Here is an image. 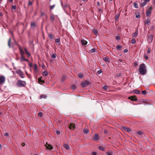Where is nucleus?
I'll use <instances>...</instances> for the list:
<instances>
[{
	"label": "nucleus",
	"mask_w": 155,
	"mask_h": 155,
	"mask_svg": "<svg viewBox=\"0 0 155 155\" xmlns=\"http://www.w3.org/2000/svg\"><path fill=\"white\" fill-rule=\"evenodd\" d=\"M139 69L140 74L143 75L146 74V68L145 65L144 64H141L140 65Z\"/></svg>",
	"instance_id": "f257e3e1"
},
{
	"label": "nucleus",
	"mask_w": 155,
	"mask_h": 155,
	"mask_svg": "<svg viewBox=\"0 0 155 155\" xmlns=\"http://www.w3.org/2000/svg\"><path fill=\"white\" fill-rule=\"evenodd\" d=\"M91 81L89 80H86L82 81L81 83V85L82 87H87V86L91 85Z\"/></svg>",
	"instance_id": "f03ea898"
},
{
	"label": "nucleus",
	"mask_w": 155,
	"mask_h": 155,
	"mask_svg": "<svg viewBox=\"0 0 155 155\" xmlns=\"http://www.w3.org/2000/svg\"><path fill=\"white\" fill-rule=\"evenodd\" d=\"M26 84L25 81L18 80L17 82V85L18 87H24Z\"/></svg>",
	"instance_id": "7ed1b4c3"
},
{
	"label": "nucleus",
	"mask_w": 155,
	"mask_h": 155,
	"mask_svg": "<svg viewBox=\"0 0 155 155\" xmlns=\"http://www.w3.org/2000/svg\"><path fill=\"white\" fill-rule=\"evenodd\" d=\"M16 72L21 78H24V74L20 70H18L16 71Z\"/></svg>",
	"instance_id": "20e7f679"
},
{
	"label": "nucleus",
	"mask_w": 155,
	"mask_h": 155,
	"mask_svg": "<svg viewBox=\"0 0 155 155\" xmlns=\"http://www.w3.org/2000/svg\"><path fill=\"white\" fill-rule=\"evenodd\" d=\"M17 45L18 47V49L21 55V56H24L23 55L25 54V53L23 51L21 47L18 45Z\"/></svg>",
	"instance_id": "39448f33"
},
{
	"label": "nucleus",
	"mask_w": 155,
	"mask_h": 155,
	"mask_svg": "<svg viewBox=\"0 0 155 155\" xmlns=\"http://www.w3.org/2000/svg\"><path fill=\"white\" fill-rule=\"evenodd\" d=\"M141 94L144 96H150L149 95L150 94L149 92H147L145 90H142L141 91Z\"/></svg>",
	"instance_id": "423d86ee"
},
{
	"label": "nucleus",
	"mask_w": 155,
	"mask_h": 155,
	"mask_svg": "<svg viewBox=\"0 0 155 155\" xmlns=\"http://www.w3.org/2000/svg\"><path fill=\"white\" fill-rule=\"evenodd\" d=\"M5 78L4 76H0V84H3L5 81Z\"/></svg>",
	"instance_id": "0eeeda50"
},
{
	"label": "nucleus",
	"mask_w": 155,
	"mask_h": 155,
	"mask_svg": "<svg viewBox=\"0 0 155 155\" xmlns=\"http://www.w3.org/2000/svg\"><path fill=\"white\" fill-rule=\"evenodd\" d=\"M153 39V36L152 35H150L147 38V40L149 43H151Z\"/></svg>",
	"instance_id": "6e6552de"
},
{
	"label": "nucleus",
	"mask_w": 155,
	"mask_h": 155,
	"mask_svg": "<svg viewBox=\"0 0 155 155\" xmlns=\"http://www.w3.org/2000/svg\"><path fill=\"white\" fill-rule=\"evenodd\" d=\"M100 138V136L97 134H94L93 136V139L94 140L97 141Z\"/></svg>",
	"instance_id": "1a4fd4ad"
},
{
	"label": "nucleus",
	"mask_w": 155,
	"mask_h": 155,
	"mask_svg": "<svg viewBox=\"0 0 155 155\" xmlns=\"http://www.w3.org/2000/svg\"><path fill=\"white\" fill-rule=\"evenodd\" d=\"M69 128L70 129L73 130L76 128V127L75 125L73 123H71L69 125Z\"/></svg>",
	"instance_id": "9d476101"
},
{
	"label": "nucleus",
	"mask_w": 155,
	"mask_h": 155,
	"mask_svg": "<svg viewBox=\"0 0 155 155\" xmlns=\"http://www.w3.org/2000/svg\"><path fill=\"white\" fill-rule=\"evenodd\" d=\"M122 128L124 130L126 131L127 132H129L131 131L130 128L127 127L123 126L122 127Z\"/></svg>",
	"instance_id": "9b49d317"
},
{
	"label": "nucleus",
	"mask_w": 155,
	"mask_h": 155,
	"mask_svg": "<svg viewBox=\"0 0 155 155\" xmlns=\"http://www.w3.org/2000/svg\"><path fill=\"white\" fill-rule=\"evenodd\" d=\"M103 60L105 61L107 63H109L110 62V60L109 59V58L107 57H104L103 58Z\"/></svg>",
	"instance_id": "f8f14e48"
},
{
	"label": "nucleus",
	"mask_w": 155,
	"mask_h": 155,
	"mask_svg": "<svg viewBox=\"0 0 155 155\" xmlns=\"http://www.w3.org/2000/svg\"><path fill=\"white\" fill-rule=\"evenodd\" d=\"M24 50L25 51V53H26V54L27 55V57L28 58H29L31 56V54L29 52H28L27 51V49L26 48H24Z\"/></svg>",
	"instance_id": "ddd939ff"
},
{
	"label": "nucleus",
	"mask_w": 155,
	"mask_h": 155,
	"mask_svg": "<svg viewBox=\"0 0 155 155\" xmlns=\"http://www.w3.org/2000/svg\"><path fill=\"white\" fill-rule=\"evenodd\" d=\"M120 14L119 13L117 14L115 17V19L116 21H118L119 20Z\"/></svg>",
	"instance_id": "4468645a"
},
{
	"label": "nucleus",
	"mask_w": 155,
	"mask_h": 155,
	"mask_svg": "<svg viewBox=\"0 0 155 155\" xmlns=\"http://www.w3.org/2000/svg\"><path fill=\"white\" fill-rule=\"evenodd\" d=\"M81 42L82 45L84 46L86 45L87 43V41L83 39H81Z\"/></svg>",
	"instance_id": "2eb2a0df"
},
{
	"label": "nucleus",
	"mask_w": 155,
	"mask_h": 155,
	"mask_svg": "<svg viewBox=\"0 0 155 155\" xmlns=\"http://www.w3.org/2000/svg\"><path fill=\"white\" fill-rule=\"evenodd\" d=\"M42 77L41 76L38 78V83H39V84H41V83H43L45 82V81L42 80Z\"/></svg>",
	"instance_id": "dca6fc26"
},
{
	"label": "nucleus",
	"mask_w": 155,
	"mask_h": 155,
	"mask_svg": "<svg viewBox=\"0 0 155 155\" xmlns=\"http://www.w3.org/2000/svg\"><path fill=\"white\" fill-rule=\"evenodd\" d=\"M50 19L52 21L51 22L53 23L54 20V15L53 14H51L50 15Z\"/></svg>",
	"instance_id": "f3484780"
},
{
	"label": "nucleus",
	"mask_w": 155,
	"mask_h": 155,
	"mask_svg": "<svg viewBox=\"0 0 155 155\" xmlns=\"http://www.w3.org/2000/svg\"><path fill=\"white\" fill-rule=\"evenodd\" d=\"M64 147L67 150H69L70 149V147L68 144H65L63 145Z\"/></svg>",
	"instance_id": "a211bd4d"
},
{
	"label": "nucleus",
	"mask_w": 155,
	"mask_h": 155,
	"mask_svg": "<svg viewBox=\"0 0 155 155\" xmlns=\"http://www.w3.org/2000/svg\"><path fill=\"white\" fill-rule=\"evenodd\" d=\"M151 14V11L147 10L146 11V16L149 17L150 16Z\"/></svg>",
	"instance_id": "6ab92c4d"
},
{
	"label": "nucleus",
	"mask_w": 155,
	"mask_h": 155,
	"mask_svg": "<svg viewBox=\"0 0 155 155\" xmlns=\"http://www.w3.org/2000/svg\"><path fill=\"white\" fill-rule=\"evenodd\" d=\"M135 14L136 15V18H138L140 17V12H135Z\"/></svg>",
	"instance_id": "aec40b11"
},
{
	"label": "nucleus",
	"mask_w": 155,
	"mask_h": 155,
	"mask_svg": "<svg viewBox=\"0 0 155 155\" xmlns=\"http://www.w3.org/2000/svg\"><path fill=\"white\" fill-rule=\"evenodd\" d=\"M89 131V130L87 129H84L83 130V133L85 134H88Z\"/></svg>",
	"instance_id": "412c9836"
},
{
	"label": "nucleus",
	"mask_w": 155,
	"mask_h": 155,
	"mask_svg": "<svg viewBox=\"0 0 155 155\" xmlns=\"http://www.w3.org/2000/svg\"><path fill=\"white\" fill-rule=\"evenodd\" d=\"M128 99L132 101H137V97H128Z\"/></svg>",
	"instance_id": "4be33fe9"
},
{
	"label": "nucleus",
	"mask_w": 155,
	"mask_h": 155,
	"mask_svg": "<svg viewBox=\"0 0 155 155\" xmlns=\"http://www.w3.org/2000/svg\"><path fill=\"white\" fill-rule=\"evenodd\" d=\"M147 4V2L144 1V2H142L140 4V6L142 7L145 6Z\"/></svg>",
	"instance_id": "5701e85b"
},
{
	"label": "nucleus",
	"mask_w": 155,
	"mask_h": 155,
	"mask_svg": "<svg viewBox=\"0 0 155 155\" xmlns=\"http://www.w3.org/2000/svg\"><path fill=\"white\" fill-rule=\"evenodd\" d=\"M83 74L82 73H79L78 76L80 79L82 78L83 77Z\"/></svg>",
	"instance_id": "b1692460"
},
{
	"label": "nucleus",
	"mask_w": 155,
	"mask_h": 155,
	"mask_svg": "<svg viewBox=\"0 0 155 155\" xmlns=\"http://www.w3.org/2000/svg\"><path fill=\"white\" fill-rule=\"evenodd\" d=\"M99 149L102 151H104L105 150V147L103 146H100L99 147Z\"/></svg>",
	"instance_id": "393cba45"
},
{
	"label": "nucleus",
	"mask_w": 155,
	"mask_h": 155,
	"mask_svg": "<svg viewBox=\"0 0 155 155\" xmlns=\"http://www.w3.org/2000/svg\"><path fill=\"white\" fill-rule=\"evenodd\" d=\"M133 92L135 94H139L140 93V92L138 90H135L133 91Z\"/></svg>",
	"instance_id": "a878e982"
},
{
	"label": "nucleus",
	"mask_w": 155,
	"mask_h": 155,
	"mask_svg": "<svg viewBox=\"0 0 155 155\" xmlns=\"http://www.w3.org/2000/svg\"><path fill=\"white\" fill-rule=\"evenodd\" d=\"M116 48L117 49L120 51L122 48V46L120 45H118L116 46Z\"/></svg>",
	"instance_id": "bb28decb"
},
{
	"label": "nucleus",
	"mask_w": 155,
	"mask_h": 155,
	"mask_svg": "<svg viewBox=\"0 0 155 155\" xmlns=\"http://www.w3.org/2000/svg\"><path fill=\"white\" fill-rule=\"evenodd\" d=\"M46 148L47 149L50 150H51L53 149V147L51 145H50L49 144L47 146Z\"/></svg>",
	"instance_id": "cd10ccee"
},
{
	"label": "nucleus",
	"mask_w": 155,
	"mask_h": 155,
	"mask_svg": "<svg viewBox=\"0 0 155 155\" xmlns=\"http://www.w3.org/2000/svg\"><path fill=\"white\" fill-rule=\"evenodd\" d=\"M150 22V20L148 18H147L145 22V24L146 25H148V24Z\"/></svg>",
	"instance_id": "c85d7f7f"
},
{
	"label": "nucleus",
	"mask_w": 155,
	"mask_h": 155,
	"mask_svg": "<svg viewBox=\"0 0 155 155\" xmlns=\"http://www.w3.org/2000/svg\"><path fill=\"white\" fill-rule=\"evenodd\" d=\"M93 31L94 32V34L96 36L98 34V32L97 30L94 29V30H93Z\"/></svg>",
	"instance_id": "c756f323"
},
{
	"label": "nucleus",
	"mask_w": 155,
	"mask_h": 155,
	"mask_svg": "<svg viewBox=\"0 0 155 155\" xmlns=\"http://www.w3.org/2000/svg\"><path fill=\"white\" fill-rule=\"evenodd\" d=\"M134 7L136 8H138V4L137 3H134L133 5Z\"/></svg>",
	"instance_id": "7c9ffc66"
},
{
	"label": "nucleus",
	"mask_w": 155,
	"mask_h": 155,
	"mask_svg": "<svg viewBox=\"0 0 155 155\" xmlns=\"http://www.w3.org/2000/svg\"><path fill=\"white\" fill-rule=\"evenodd\" d=\"M25 58H24V56H21L20 61L22 62L23 61H25Z\"/></svg>",
	"instance_id": "2f4dec72"
},
{
	"label": "nucleus",
	"mask_w": 155,
	"mask_h": 155,
	"mask_svg": "<svg viewBox=\"0 0 155 155\" xmlns=\"http://www.w3.org/2000/svg\"><path fill=\"white\" fill-rule=\"evenodd\" d=\"M137 133L140 135H142L143 134V133L141 131H137Z\"/></svg>",
	"instance_id": "473e14b6"
},
{
	"label": "nucleus",
	"mask_w": 155,
	"mask_h": 155,
	"mask_svg": "<svg viewBox=\"0 0 155 155\" xmlns=\"http://www.w3.org/2000/svg\"><path fill=\"white\" fill-rule=\"evenodd\" d=\"M71 89L73 90H74L76 88V87L74 85H72L71 86Z\"/></svg>",
	"instance_id": "72a5a7b5"
},
{
	"label": "nucleus",
	"mask_w": 155,
	"mask_h": 155,
	"mask_svg": "<svg viewBox=\"0 0 155 155\" xmlns=\"http://www.w3.org/2000/svg\"><path fill=\"white\" fill-rule=\"evenodd\" d=\"M51 56L53 58H56V54H52L51 55Z\"/></svg>",
	"instance_id": "f704fd0d"
},
{
	"label": "nucleus",
	"mask_w": 155,
	"mask_h": 155,
	"mask_svg": "<svg viewBox=\"0 0 155 155\" xmlns=\"http://www.w3.org/2000/svg\"><path fill=\"white\" fill-rule=\"evenodd\" d=\"M103 88L104 90H107L109 88L107 85H105L103 86Z\"/></svg>",
	"instance_id": "c9c22d12"
},
{
	"label": "nucleus",
	"mask_w": 155,
	"mask_h": 155,
	"mask_svg": "<svg viewBox=\"0 0 155 155\" xmlns=\"http://www.w3.org/2000/svg\"><path fill=\"white\" fill-rule=\"evenodd\" d=\"M43 75H45V76H46L48 75V72L46 71H44L43 73Z\"/></svg>",
	"instance_id": "e433bc0d"
},
{
	"label": "nucleus",
	"mask_w": 155,
	"mask_h": 155,
	"mask_svg": "<svg viewBox=\"0 0 155 155\" xmlns=\"http://www.w3.org/2000/svg\"><path fill=\"white\" fill-rule=\"evenodd\" d=\"M137 35H138L137 31H137H135V32H134V33L133 35L135 37H136L137 36Z\"/></svg>",
	"instance_id": "4c0bfd02"
},
{
	"label": "nucleus",
	"mask_w": 155,
	"mask_h": 155,
	"mask_svg": "<svg viewBox=\"0 0 155 155\" xmlns=\"http://www.w3.org/2000/svg\"><path fill=\"white\" fill-rule=\"evenodd\" d=\"M90 52L92 53L95 52V48H93L91 49L90 50Z\"/></svg>",
	"instance_id": "58836bf2"
},
{
	"label": "nucleus",
	"mask_w": 155,
	"mask_h": 155,
	"mask_svg": "<svg viewBox=\"0 0 155 155\" xmlns=\"http://www.w3.org/2000/svg\"><path fill=\"white\" fill-rule=\"evenodd\" d=\"M107 155H112L113 152L111 151H108L106 152Z\"/></svg>",
	"instance_id": "ea45409f"
},
{
	"label": "nucleus",
	"mask_w": 155,
	"mask_h": 155,
	"mask_svg": "<svg viewBox=\"0 0 155 155\" xmlns=\"http://www.w3.org/2000/svg\"><path fill=\"white\" fill-rule=\"evenodd\" d=\"M131 42L132 44H134L136 42V40L135 39H132L131 40Z\"/></svg>",
	"instance_id": "a19ab883"
},
{
	"label": "nucleus",
	"mask_w": 155,
	"mask_h": 155,
	"mask_svg": "<svg viewBox=\"0 0 155 155\" xmlns=\"http://www.w3.org/2000/svg\"><path fill=\"white\" fill-rule=\"evenodd\" d=\"M10 42H11V39L9 38L8 40V46L10 48H11V45H10Z\"/></svg>",
	"instance_id": "79ce46f5"
},
{
	"label": "nucleus",
	"mask_w": 155,
	"mask_h": 155,
	"mask_svg": "<svg viewBox=\"0 0 155 155\" xmlns=\"http://www.w3.org/2000/svg\"><path fill=\"white\" fill-rule=\"evenodd\" d=\"M31 27H35V23L34 22H32L31 24Z\"/></svg>",
	"instance_id": "37998d69"
},
{
	"label": "nucleus",
	"mask_w": 155,
	"mask_h": 155,
	"mask_svg": "<svg viewBox=\"0 0 155 155\" xmlns=\"http://www.w3.org/2000/svg\"><path fill=\"white\" fill-rule=\"evenodd\" d=\"M48 36L49 37V38L50 39H52L53 38V36H52V35L51 34H49L48 35Z\"/></svg>",
	"instance_id": "c03bdc74"
},
{
	"label": "nucleus",
	"mask_w": 155,
	"mask_h": 155,
	"mask_svg": "<svg viewBox=\"0 0 155 155\" xmlns=\"http://www.w3.org/2000/svg\"><path fill=\"white\" fill-rule=\"evenodd\" d=\"M38 115L39 117H41L43 116V114L42 112H40L38 113Z\"/></svg>",
	"instance_id": "a18cd8bd"
},
{
	"label": "nucleus",
	"mask_w": 155,
	"mask_h": 155,
	"mask_svg": "<svg viewBox=\"0 0 155 155\" xmlns=\"http://www.w3.org/2000/svg\"><path fill=\"white\" fill-rule=\"evenodd\" d=\"M55 41L57 43H59L60 42V38H56L55 40Z\"/></svg>",
	"instance_id": "49530a36"
},
{
	"label": "nucleus",
	"mask_w": 155,
	"mask_h": 155,
	"mask_svg": "<svg viewBox=\"0 0 155 155\" xmlns=\"http://www.w3.org/2000/svg\"><path fill=\"white\" fill-rule=\"evenodd\" d=\"M34 73L35 74H37L38 73V69L34 70Z\"/></svg>",
	"instance_id": "de8ad7c7"
},
{
	"label": "nucleus",
	"mask_w": 155,
	"mask_h": 155,
	"mask_svg": "<svg viewBox=\"0 0 155 155\" xmlns=\"http://www.w3.org/2000/svg\"><path fill=\"white\" fill-rule=\"evenodd\" d=\"M38 69L37 66L36 64H34V70Z\"/></svg>",
	"instance_id": "09e8293b"
},
{
	"label": "nucleus",
	"mask_w": 155,
	"mask_h": 155,
	"mask_svg": "<svg viewBox=\"0 0 155 155\" xmlns=\"http://www.w3.org/2000/svg\"><path fill=\"white\" fill-rule=\"evenodd\" d=\"M116 39L118 41H119L120 39V36H116Z\"/></svg>",
	"instance_id": "8fccbe9b"
},
{
	"label": "nucleus",
	"mask_w": 155,
	"mask_h": 155,
	"mask_svg": "<svg viewBox=\"0 0 155 155\" xmlns=\"http://www.w3.org/2000/svg\"><path fill=\"white\" fill-rule=\"evenodd\" d=\"M56 133L58 135H59L60 134V132L58 130H56Z\"/></svg>",
	"instance_id": "3c124183"
},
{
	"label": "nucleus",
	"mask_w": 155,
	"mask_h": 155,
	"mask_svg": "<svg viewBox=\"0 0 155 155\" xmlns=\"http://www.w3.org/2000/svg\"><path fill=\"white\" fill-rule=\"evenodd\" d=\"M91 155H96L97 153L95 152L92 151L91 153Z\"/></svg>",
	"instance_id": "603ef678"
},
{
	"label": "nucleus",
	"mask_w": 155,
	"mask_h": 155,
	"mask_svg": "<svg viewBox=\"0 0 155 155\" xmlns=\"http://www.w3.org/2000/svg\"><path fill=\"white\" fill-rule=\"evenodd\" d=\"M102 72V71L101 70H99L97 71V74H100Z\"/></svg>",
	"instance_id": "864d4df0"
},
{
	"label": "nucleus",
	"mask_w": 155,
	"mask_h": 155,
	"mask_svg": "<svg viewBox=\"0 0 155 155\" xmlns=\"http://www.w3.org/2000/svg\"><path fill=\"white\" fill-rule=\"evenodd\" d=\"M138 65L137 62V61H135L134 64V66L135 67H136Z\"/></svg>",
	"instance_id": "5fc2aeb1"
},
{
	"label": "nucleus",
	"mask_w": 155,
	"mask_h": 155,
	"mask_svg": "<svg viewBox=\"0 0 155 155\" xmlns=\"http://www.w3.org/2000/svg\"><path fill=\"white\" fill-rule=\"evenodd\" d=\"M55 6V5H51L50 6V8L51 9H53V8Z\"/></svg>",
	"instance_id": "6e6d98bb"
},
{
	"label": "nucleus",
	"mask_w": 155,
	"mask_h": 155,
	"mask_svg": "<svg viewBox=\"0 0 155 155\" xmlns=\"http://www.w3.org/2000/svg\"><path fill=\"white\" fill-rule=\"evenodd\" d=\"M144 57L146 60H147L148 59V57L147 55L145 54L144 55Z\"/></svg>",
	"instance_id": "4d7b16f0"
},
{
	"label": "nucleus",
	"mask_w": 155,
	"mask_h": 155,
	"mask_svg": "<svg viewBox=\"0 0 155 155\" xmlns=\"http://www.w3.org/2000/svg\"><path fill=\"white\" fill-rule=\"evenodd\" d=\"M12 8L15 10L16 9V6L15 5H13L12 6Z\"/></svg>",
	"instance_id": "13d9d810"
},
{
	"label": "nucleus",
	"mask_w": 155,
	"mask_h": 155,
	"mask_svg": "<svg viewBox=\"0 0 155 155\" xmlns=\"http://www.w3.org/2000/svg\"><path fill=\"white\" fill-rule=\"evenodd\" d=\"M150 52H151V49L150 48H149L147 49V52L149 54V53H150Z\"/></svg>",
	"instance_id": "bf43d9fd"
},
{
	"label": "nucleus",
	"mask_w": 155,
	"mask_h": 155,
	"mask_svg": "<svg viewBox=\"0 0 155 155\" xmlns=\"http://www.w3.org/2000/svg\"><path fill=\"white\" fill-rule=\"evenodd\" d=\"M68 6V4H66L64 5L63 6V8L64 9V8L67 7Z\"/></svg>",
	"instance_id": "052dcab7"
},
{
	"label": "nucleus",
	"mask_w": 155,
	"mask_h": 155,
	"mask_svg": "<svg viewBox=\"0 0 155 155\" xmlns=\"http://www.w3.org/2000/svg\"><path fill=\"white\" fill-rule=\"evenodd\" d=\"M128 51V50L127 49H125L124 51H123V52L124 53H127V52Z\"/></svg>",
	"instance_id": "680f3d73"
},
{
	"label": "nucleus",
	"mask_w": 155,
	"mask_h": 155,
	"mask_svg": "<svg viewBox=\"0 0 155 155\" xmlns=\"http://www.w3.org/2000/svg\"><path fill=\"white\" fill-rule=\"evenodd\" d=\"M41 16H43L45 15V13L44 12H41Z\"/></svg>",
	"instance_id": "e2e57ef3"
},
{
	"label": "nucleus",
	"mask_w": 155,
	"mask_h": 155,
	"mask_svg": "<svg viewBox=\"0 0 155 155\" xmlns=\"http://www.w3.org/2000/svg\"><path fill=\"white\" fill-rule=\"evenodd\" d=\"M65 79V76H62V81H63Z\"/></svg>",
	"instance_id": "0e129e2a"
},
{
	"label": "nucleus",
	"mask_w": 155,
	"mask_h": 155,
	"mask_svg": "<svg viewBox=\"0 0 155 155\" xmlns=\"http://www.w3.org/2000/svg\"><path fill=\"white\" fill-rule=\"evenodd\" d=\"M152 9V6H150L149 7V8L147 10L150 11H151V9Z\"/></svg>",
	"instance_id": "69168bd1"
},
{
	"label": "nucleus",
	"mask_w": 155,
	"mask_h": 155,
	"mask_svg": "<svg viewBox=\"0 0 155 155\" xmlns=\"http://www.w3.org/2000/svg\"><path fill=\"white\" fill-rule=\"evenodd\" d=\"M8 133H5L4 134V136H8Z\"/></svg>",
	"instance_id": "338daca9"
},
{
	"label": "nucleus",
	"mask_w": 155,
	"mask_h": 155,
	"mask_svg": "<svg viewBox=\"0 0 155 155\" xmlns=\"http://www.w3.org/2000/svg\"><path fill=\"white\" fill-rule=\"evenodd\" d=\"M32 4V2L31 1H29L28 2V5H31Z\"/></svg>",
	"instance_id": "774afa93"
}]
</instances>
